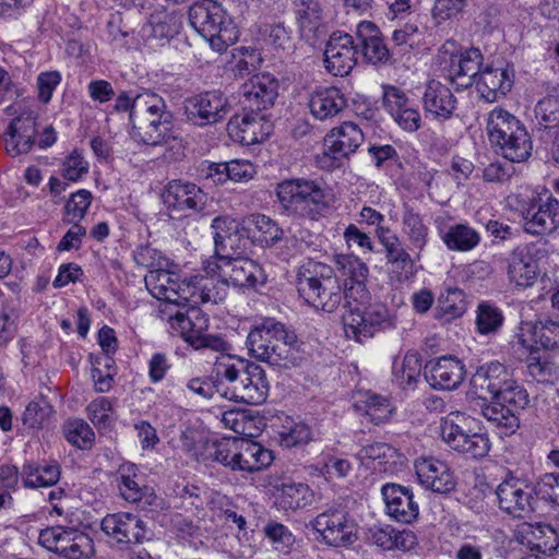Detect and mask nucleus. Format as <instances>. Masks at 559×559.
I'll return each mask as SVG.
<instances>
[{
	"label": "nucleus",
	"instance_id": "1",
	"mask_svg": "<svg viewBox=\"0 0 559 559\" xmlns=\"http://www.w3.org/2000/svg\"><path fill=\"white\" fill-rule=\"evenodd\" d=\"M275 193L281 213L293 219L318 222L331 207L329 193L318 180L285 179L276 185Z\"/></svg>",
	"mask_w": 559,
	"mask_h": 559
},
{
	"label": "nucleus",
	"instance_id": "2",
	"mask_svg": "<svg viewBox=\"0 0 559 559\" xmlns=\"http://www.w3.org/2000/svg\"><path fill=\"white\" fill-rule=\"evenodd\" d=\"M299 296L309 305L325 312L335 311L343 300V293L334 269L325 263L308 260L296 274Z\"/></svg>",
	"mask_w": 559,
	"mask_h": 559
},
{
	"label": "nucleus",
	"instance_id": "3",
	"mask_svg": "<svg viewBox=\"0 0 559 559\" xmlns=\"http://www.w3.org/2000/svg\"><path fill=\"white\" fill-rule=\"evenodd\" d=\"M487 133L492 145L511 163L526 162L533 151V141L526 127L514 115L495 108L487 119Z\"/></svg>",
	"mask_w": 559,
	"mask_h": 559
},
{
	"label": "nucleus",
	"instance_id": "4",
	"mask_svg": "<svg viewBox=\"0 0 559 559\" xmlns=\"http://www.w3.org/2000/svg\"><path fill=\"white\" fill-rule=\"evenodd\" d=\"M209 456L231 471L257 472L273 462L272 451L262 444L241 438H222L212 442Z\"/></svg>",
	"mask_w": 559,
	"mask_h": 559
},
{
	"label": "nucleus",
	"instance_id": "5",
	"mask_svg": "<svg viewBox=\"0 0 559 559\" xmlns=\"http://www.w3.org/2000/svg\"><path fill=\"white\" fill-rule=\"evenodd\" d=\"M188 20L215 51H225L238 37L235 24L217 2L194 3L188 11Z\"/></svg>",
	"mask_w": 559,
	"mask_h": 559
},
{
	"label": "nucleus",
	"instance_id": "6",
	"mask_svg": "<svg viewBox=\"0 0 559 559\" xmlns=\"http://www.w3.org/2000/svg\"><path fill=\"white\" fill-rule=\"evenodd\" d=\"M213 371L216 378L225 380H234L238 372L245 371L246 388L238 389L241 402L259 405L266 400L269 383L264 370L255 362L226 354L217 358Z\"/></svg>",
	"mask_w": 559,
	"mask_h": 559
},
{
	"label": "nucleus",
	"instance_id": "7",
	"mask_svg": "<svg viewBox=\"0 0 559 559\" xmlns=\"http://www.w3.org/2000/svg\"><path fill=\"white\" fill-rule=\"evenodd\" d=\"M310 526L317 534L316 539L326 546L346 547L357 539L355 523L341 506H331L320 512Z\"/></svg>",
	"mask_w": 559,
	"mask_h": 559
},
{
	"label": "nucleus",
	"instance_id": "8",
	"mask_svg": "<svg viewBox=\"0 0 559 559\" xmlns=\"http://www.w3.org/2000/svg\"><path fill=\"white\" fill-rule=\"evenodd\" d=\"M519 212L531 235H548L559 228V200L551 193L520 199Z\"/></svg>",
	"mask_w": 559,
	"mask_h": 559
},
{
	"label": "nucleus",
	"instance_id": "9",
	"mask_svg": "<svg viewBox=\"0 0 559 559\" xmlns=\"http://www.w3.org/2000/svg\"><path fill=\"white\" fill-rule=\"evenodd\" d=\"M207 317L194 305L186 312L177 311L169 318L170 328L194 349H227L226 341L217 334H205Z\"/></svg>",
	"mask_w": 559,
	"mask_h": 559
},
{
	"label": "nucleus",
	"instance_id": "10",
	"mask_svg": "<svg viewBox=\"0 0 559 559\" xmlns=\"http://www.w3.org/2000/svg\"><path fill=\"white\" fill-rule=\"evenodd\" d=\"M464 416L450 413L441 418L440 436L442 440L454 451L465 454L472 459H483L490 450L489 437L485 432H471L465 430L461 423Z\"/></svg>",
	"mask_w": 559,
	"mask_h": 559
},
{
	"label": "nucleus",
	"instance_id": "11",
	"mask_svg": "<svg viewBox=\"0 0 559 559\" xmlns=\"http://www.w3.org/2000/svg\"><path fill=\"white\" fill-rule=\"evenodd\" d=\"M230 111L228 98L222 91L212 90L186 98L183 114L188 122L204 128L216 124Z\"/></svg>",
	"mask_w": 559,
	"mask_h": 559
},
{
	"label": "nucleus",
	"instance_id": "12",
	"mask_svg": "<svg viewBox=\"0 0 559 559\" xmlns=\"http://www.w3.org/2000/svg\"><path fill=\"white\" fill-rule=\"evenodd\" d=\"M496 495L500 510L518 519L530 516L537 501L533 486L511 473L498 485Z\"/></svg>",
	"mask_w": 559,
	"mask_h": 559
},
{
	"label": "nucleus",
	"instance_id": "13",
	"mask_svg": "<svg viewBox=\"0 0 559 559\" xmlns=\"http://www.w3.org/2000/svg\"><path fill=\"white\" fill-rule=\"evenodd\" d=\"M325 43L324 67L334 76H345L357 63L358 46L354 37L341 31L333 32Z\"/></svg>",
	"mask_w": 559,
	"mask_h": 559
},
{
	"label": "nucleus",
	"instance_id": "14",
	"mask_svg": "<svg viewBox=\"0 0 559 559\" xmlns=\"http://www.w3.org/2000/svg\"><path fill=\"white\" fill-rule=\"evenodd\" d=\"M271 129L265 114L245 107L242 114L234 115L227 123V132L233 141L247 146L265 141Z\"/></svg>",
	"mask_w": 559,
	"mask_h": 559
},
{
	"label": "nucleus",
	"instance_id": "15",
	"mask_svg": "<svg viewBox=\"0 0 559 559\" xmlns=\"http://www.w3.org/2000/svg\"><path fill=\"white\" fill-rule=\"evenodd\" d=\"M294 4L300 38L313 48L321 46L329 33L321 3L318 0H296Z\"/></svg>",
	"mask_w": 559,
	"mask_h": 559
},
{
	"label": "nucleus",
	"instance_id": "16",
	"mask_svg": "<svg viewBox=\"0 0 559 559\" xmlns=\"http://www.w3.org/2000/svg\"><path fill=\"white\" fill-rule=\"evenodd\" d=\"M162 199L171 211L200 213L205 209L207 194L193 182L171 180L165 187Z\"/></svg>",
	"mask_w": 559,
	"mask_h": 559
},
{
	"label": "nucleus",
	"instance_id": "17",
	"mask_svg": "<svg viewBox=\"0 0 559 559\" xmlns=\"http://www.w3.org/2000/svg\"><path fill=\"white\" fill-rule=\"evenodd\" d=\"M143 124L130 130V136L138 143L152 146H168L177 155L182 154V139L174 130V115L163 116L159 114L157 120H153L147 128Z\"/></svg>",
	"mask_w": 559,
	"mask_h": 559
},
{
	"label": "nucleus",
	"instance_id": "18",
	"mask_svg": "<svg viewBox=\"0 0 559 559\" xmlns=\"http://www.w3.org/2000/svg\"><path fill=\"white\" fill-rule=\"evenodd\" d=\"M278 81L270 73H258L241 86L242 106L263 112L274 106L278 96Z\"/></svg>",
	"mask_w": 559,
	"mask_h": 559
},
{
	"label": "nucleus",
	"instance_id": "19",
	"mask_svg": "<svg viewBox=\"0 0 559 559\" xmlns=\"http://www.w3.org/2000/svg\"><path fill=\"white\" fill-rule=\"evenodd\" d=\"M514 78L513 66L503 62L489 64L481 69L475 85L481 98L493 103L511 91Z\"/></svg>",
	"mask_w": 559,
	"mask_h": 559
},
{
	"label": "nucleus",
	"instance_id": "20",
	"mask_svg": "<svg viewBox=\"0 0 559 559\" xmlns=\"http://www.w3.org/2000/svg\"><path fill=\"white\" fill-rule=\"evenodd\" d=\"M356 44L358 46V55L364 60L373 66H384L397 62V58L383 43L381 32L378 26L370 21H362L356 28Z\"/></svg>",
	"mask_w": 559,
	"mask_h": 559
},
{
	"label": "nucleus",
	"instance_id": "21",
	"mask_svg": "<svg viewBox=\"0 0 559 559\" xmlns=\"http://www.w3.org/2000/svg\"><path fill=\"white\" fill-rule=\"evenodd\" d=\"M540 251L538 245L534 242L514 248L507 259L509 280L518 286L533 285L537 275V259Z\"/></svg>",
	"mask_w": 559,
	"mask_h": 559
},
{
	"label": "nucleus",
	"instance_id": "22",
	"mask_svg": "<svg viewBox=\"0 0 559 559\" xmlns=\"http://www.w3.org/2000/svg\"><path fill=\"white\" fill-rule=\"evenodd\" d=\"M508 380L507 368L499 361L480 366L471 379L467 397L471 402L496 397Z\"/></svg>",
	"mask_w": 559,
	"mask_h": 559
},
{
	"label": "nucleus",
	"instance_id": "23",
	"mask_svg": "<svg viewBox=\"0 0 559 559\" xmlns=\"http://www.w3.org/2000/svg\"><path fill=\"white\" fill-rule=\"evenodd\" d=\"M102 530L121 545L141 544L146 539L145 523L131 513L107 514L102 521Z\"/></svg>",
	"mask_w": 559,
	"mask_h": 559
},
{
	"label": "nucleus",
	"instance_id": "24",
	"mask_svg": "<svg viewBox=\"0 0 559 559\" xmlns=\"http://www.w3.org/2000/svg\"><path fill=\"white\" fill-rule=\"evenodd\" d=\"M510 345L513 349H556L559 347V323L549 321L540 326L522 323Z\"/></svg>",
	"mask_w": 559,
	"mask_h": 559
},
{
	"label": "nucleus",
	"instance_id": "25",
	"mask_svg": "<svg viewBox=\"0 0 559 559\" xmlns=\"http://www.w3.org/2000/svg\"><path fill=\"white\" fill-rule=\"evenodd\" d=\"M483 53L478 48H469L460 53H451L447 78L456 90H464L477 81L481 71Z\"/></svg>",
	"mask_w": 559,
	"mask_h": 559
},
{
	"label": "nucleus",
	"instance_id": "26",
	"mask_svg": "<svg viewBox=\"0 0 559 559\" xmlns=\"http://www.w3.org/2000/svg\"><path fill=\"white\" fill-rule=\"evenodd\" d=\"M364 139V133L356 123L343 122L324 138L325 155L341 164L356 152Z\"/></svg>",
	"mask_w": 559,
	"mask_h": 559
},
{
	"label": "nucleus",
	"instance_id": "27",
	"mask_svg": "<svg viewBox=\"0 0 559 559\" xmlns=\"http://www.w3.org/2000/svg\"><path fill=\"white\" fill-rule=\"evenodd\" d=\"M37 114L24 110L9 123L5 134V150L12 157L27 154L35 144Z\"/></svg>",
	"mask_w": 559,
	"mask_h": 559
},
{
	"label": "nucleus",
	"instance_id": "28",
	"mask_svg": "<svg viewBox=\"0 0 559 559\" xmlns=\"http://www.w3.org/2000/svg\"><path fill=\"white\" fill-rule=\"evenodd\" d=\"M419 483L433 492L445 495L456 487V479L450 467L435 457H419L415 461Z\"/></svg>",
	"mask_w": 559,
	"mask_h": 559
},
{
	"label": "nucleus",
	"instance_id": "29",
	"mask_svg": "<svg viewBox=\"0 0 559 559\" xmlns=\"http://www.w3.org/2000/svg\"><path fill=\"white\" fill-rule=\"evenodd\" d=\"M382 103L385 110L403 130L415 132L420 128V114L411 105L408 97L401 88L384 85Z\"/></svg>",
	"mask_w": 559,
	"mask_h": 559
},
{
	"label": "nucleus",
	"instance_id": "30",
	"mask_svg": "<svg viewBox=\"0 0 559 559\" xmlns=\"http://www.w3.org/2000/svg\"><path fill=\"white\" fill-rule=\"evenodd\" d=\"M381 493L390 518L407 524L417 519L419 508L409 488L397 484H385Z\"/></svg>",
	"mask_w": 559,
	"mask_h": 559
},
{
	"label": "nucleus",
	"instance_id": "31",
	"mask_svg": "<svg viewBox=\"0 0 559 559\" xmlns=\"http://www.w3.org/2000/svg\"><path fill=\"white\" fill-rule=\"evenodd\" d=\"M435 223L439 237L450 251L468 252L480 243V234L466 222L448 226L443 217H437Z\"/></svg>",
	"mask_w": 559,
	"mask_h": 559
},
{
	"label": "nucleus",
	"instance_id": "32",
	"mask_svg": "<svg viewBox=\"0 0 559 559\" xmlns=\"http://www.w3.org/2000/svg\"><path fill=\"white\" fill-rule=\"evenodd\" d=\"M242 230L252 242L263 248H273L285 238V231L280 224L262 213H252L243 217Z\"/></svg>",
	"mask_w": 559,
	"mask_h": 559
},
{
	"label": "nucleus",
	"instance_id": "33",
	"mask_svg": "<svg viewBox=\"0 0 559 559\" xmlns=\"http://www.w3.org/2000/svg\"><path fill=\"white\" fill-rule=\"evenodd\" d=\"M186 284H189V281L179 283L165 270L151 271L145 277L146 288L154 298L176 305H180L181 301L189 302Z\"/></svg>",
	"mask_w": 559,
	"mask_h": 559
},
{
	"label": "nucleus",
	"instance_id": "34",
	"mask_svg": "<svg viewBox=\"0 0 559 559\" xmlns=\"http://www.w3.org/2000/svg\"><path fill=\"white\" fill-rule=\"evenodd\" d=\"M515 540L532 551L552 554L559 546L557 532L548 524L523 523L514 532Z\"/></svg>",
	"mask_w": 559,
	"mask_h": 559
},
{
	"label": "nucleus",
	"instance_id": "35",
	"mask_svg": "<svg viewBox=\"0 0 559 559\" xmlns=\"http://www.w3.org/2000/svg\"><path fill=\"white\" fill-rule=\"evenodd\" d=\"M347 105V99L336 86H318L309 96L308 107L317 120L336 117Z\"/></svg>",
	"mask_w": 559,
	"mask_h": 559
},
{
	"label": "nucleus",
	"instance_id": "36",
	"mask_svg": "<svg viewBox=\"0 0 559 559\" xmlns=\"http://www.w3.org/2000/svg\"><path fill=\"white\" fill-rule=\"evenodd\" d=\"M343 293V308L345 309L342 314L344 322V331L354 332L359 330V325L364 322L362 317L358 311H364V307L369 305L371 295L366 287V281L345 283Z\"/></svg>",
	"mask_w": 559,
	"mask_h": 559
},
{
	"label": "nucleus",
	"instance_id": "37",
	"mask_svg": "<svg viewBox=\"0 0 559 559\" xmlns=\"http://www.w3.org/2000/svg\"><path fill=\"white\" fill-rule=\"evenodd\" d=\"M189 294V301L192 304H213L217 305L225 300L228 295L229 280L227 277L215 278L204 276H193L186 284Z\"/></svg>",
	"mask_w": 559,
	"mask_h": 559
},
{
	"label": "nucleus",
	"instance_id": "38",
	"mask_svg": "<svg viewBox=\"0 0 559 559\" xmlns=\"http://www.w3.org/2000/svg\"><path fill=\"white\" fill-rule=\"evenodd\" d=\"M424 108L435 118L448 120L456 108V97L452 91L439 81L428 82L423 95Z\"/></svg>",
	"mask_w": 559,
	"mask_h": 559
},
{
	"label": "nucleus",
	"instance_id": "39",
	"mask_svg": "<svg viewBox=\"0 0 559 559\" xmlns=\"http://www.w3.org/2000/svg\"><path fill=\"white\" fill-rule=\"evenodd\" d=\"M229 280V284L236 287L254 288L257 285H263L266 275L262 266L249 258H233L227 261V269L224 270Z\"/></svg>",
	"mask_w": 559,
	"mask_h": 559
},
{
	"label": "nucleus",
	"instance_id": "40",
	"mask_svg": "<svg viewBox=\"0 0 559 559\" xmlns=\"http://www.w3.org/2000/svg\"><path fill=\"white\" fill-rule=\"evenodd\" d=\"M369 539L383 550L409 551L417 545V537L411 530H397L392 525H374L369 528Z\"/></svg>",
	"mask_w": 559,
	"mask_h": 559
},
{
	"label": "nucleus",
	"instance_id": "41",
	"mask_svg": "<svg viewBox=\"0 0 559 559\" xmlns=\"http://www.w3.org/2000/svg\"><path fill=\"white\" fill-rule=\"evenodd\" d=\"M402 230L416 259L420 260L421 252L429 242V227L425 224L423 215L411 204L402 205Z\"/></svg>",
	"mask_w": 559,
	"mask_h": 559
},
{
	"label": "nucleus",
	"instance_id": "42",
	"mask_svg": "<svg viewBox=\"0 0 559 559\" xmlns=\"http://www.w3.org/2000/svg\"><path fill=\"white\" fill-rule=\"evenodd\" d=\"M465 368L453 355L440 357L430 368L432 385L442 390H454L463 381Z\"/></svg>",
	"mask_w": 559,
	"mask_h": 559
},
{
	"label": "nucleus",
	"instance_id": "43",
	"mask_svg": "<svg viewBox=\"0 0 559 559\" xmlns=\"http://www.w3.org/2000/svg\"><path fill=\"white\" fill-rule=\"evenodd\" d=\"M384 253L388 264L391 265L392 278L400 283L411 280L415 274V261L406 250L401 239H397L393 245L384 247Z\"/></svg>",
	"mask_w": 559,
	"mask_h": 559
},
{
	"label": "nucleus",
	"instance_id": "44",
	"mask_svg": "<svg viewBox=\"0 0 559 559\" xmlns=\"http://www.w3.org/2000/svg\"><path fill=\"white\" fill-rule=\"evenodd\" d=\"M475 402L476 406L480 407L483 416L496 427L504 429L503 433H512L519 427L518 415L498 399Z\"/></svg>",
	"mask_w": 559,
	"mask_h": 559
},
{
	"label": "nucleus",
	"instance_id": "45",
	"mask_svg": "<svg viewBox=\"0 0 559 559\" xmlns=\"http://www.w3.org/2000/svg\"><path fill=\"white\" fill-rule=\"evenodd\" d=\"M466 311L465 293L457 287L448 288L442 293L437 301L433 318L443 323H449Z\"/></svg>",
	"mask_w": 559,
	"mask_h": 559
},
{
	"label": "nucleus",
	"instance_id": "46",
	"mask_svg": "<svg viewBox=\"0 0 559 559\" xmlns=\"http://www.w3.org/2000/svg\"><path fill=\"white\" fill-rule=\"evenodd\" d=\"M313 491L304 483H283L277 489L276 506L284 511H296L308 506Z\"/></svg>",
	"mask_w": 559,
	"mask_h": 559
},
{
	"label": "nucleus",
	"instance_id": "47",
	"mask_svg": "<svg viewBox=\"0 0 559 559\" xmlns=\"http://www.w3.org/2000/svg\"><path fill=\"white\" fill-rule=\"evenodd\" d=\"M214 248L216 254L226 257L234 251V245L239 233V224L229 215H219L212 219Z\"/></svg>",
	"mask_w": 559,
	"mask_h": 559
},
{
	"label": "nucleus",
	"instance_id": "48",
	"mask_svg": "<svg viewBox=\"0 0 559 559\" xmlns=\"http://www.w3.org/2000/svg\"><path fill=\"white\" fill-rule=\"evenodd\" d=\"M277 420L278 424H274V427H276L278 442L282 447L293 448L311 440V430L308 425L301 421L297 423L286 415L278 417Z\"/></svg>",
	"mask_w": 559,
	"mask_h": 559
},
{
	"label": "nucleus",
	"instance_id": "49",
	"mask_svg": "<svg viewBox=\"0 0 559 559\" xmlns=\"http://www.w3.org/2000/svg\"><path fill=\"white\" fill-rule=\"evenodd\" d=\"M92 377L98 392H106L111 386L114 376L117 373L116 361L110 352H91Z\"/></svg>",
	"mask_w": 559,
	"mask_h": 559
},
{
	"label": "nucleus",
	"instance_id": "50",
	"mask_svg": "<svg viewBox=\"0 0 559 559\" xmlns=\"http://www.w3.org/2000/svg\"><path fill=\"white\" fill-rule=\"evenodd\" d=\"M22 477L25 487H50L58 483L60 468L57 464L39 466L34 463H26L22 468Z\"/></svg>",
	"mask_w": 559,
	"mask_h": 559
},
{
	"label": "nucleus",
	"instance_id": "51",
	"mask_svg": "<svg viewBox=\"0 0 559 559\" xmlns=\"http://www.w3.org/2000/svg\"><path fill=\"white\" fill-rule=\"evenodd\" d=\"M117 483L121 497L129 502L141 501V492L144 490L140 484V474L136 465L123 463L117 471Z\"/></svg>",
	"mask_w": 559,
	"mask_h": 559
},
{
	"label": "nucleus",
	"instance_id": "52",
	"mask_svg": "<svg viewBox=\"0 0 559 559\" xmlns=\"http://www.w3.org/2000/svg\"><path fill=\"white\" fill-rule=\"evenodd\" d=\"M183 15L177 10L155 11L150 16V24L156 38H173L182 26Z\"/></svg>",
	"mask_w": 559,
	"mask_h": 559
},
{
	"label": "nucleus",
	"instance_id": "53",
	"mask_svg": "<svg viewBox=\"0 0 559 559\" xmlns=\"http://www.w3.org/2000/svg\"><path fill=\"white\" fill-rule=\"evenodd\" d=\"M358 313L364 319V322L358 326L359 330L354 332L345 331V334L347 337H353L362 344L365 338L373 336L374 328L385 321L388 311L381 305L371 306L369 302L367 307H364L362 313L361 311H358Z\"/></svg>",
	"mask_w": 559,
	"mask_h": 559
},
{
	"label": "nucleus",
	"instance_id": "54",
	"mask_svg": "<svg viewBox=\"0 0 559 559\" xmlns=\"http://www.w3.org/2000/svg\"><path fill=\"white\" fill-rule=\"evenodd\" d=\"M360 403L362 404L361 407L364 408L365 416L374 425H382L392 417L394 407L385 396L366 392L362 394Z\"/></svg>",
	"mask_w": 559,
	"mask_h": 559
},
{
	"label": "nucleus",
	"instance_id": "55",
	"mask_svg": "<svg viewBox=\"0 0 559 559\" xmlns=\"http://www.w3.org/2000/svg\"><path fill=\"white\" fill-rule=\"evenodd\" d=\"M334 264L345 283L367 281L369 269L365 262L354 254H336Z\"/></svg>",
	"mask_w": 559,
	"mask_h": 559
},
{
	"label": "nucleus",
	"instance_id": "56",
	"mask_svg": "<svg viewBox=\"0 0 559 559\" xmlns=\"http://www.w3.org/2000/svg\"><path fill=\"white\" fill-rule=\"evenodd\" d=\"M538 353L530 352L526 358L527 371L537 382L552 383L559 377V369L550 359L539 356Z\"/></svg>",
	"mask_w": 559,
	"mask_h": 559
},
{
	"label": "nucleus",
	"instance_id": "57",
	"mask_svg": "<svg viewBox=\"0 0 559 559\" xmlns=\"http://www.w3.org/2000/svg\"><path fill=\"white\" fill-rule=\"evenodd\" d=\"M535 119L538 130L559 128V97L547 96L535 106Z\"/></svg>",
	"mask_w": 559,
	"mask_h": 559
},
{
	"label": "nucleus",
	"instance_id": "58",
	"mask_svg": "<svg viewBox=\"0 0 559 559\" xmlns=\"http://www.w3.org/2000/svg\"><path fill=\"white\" fill-rule=\"evenodd\" d=\"M66 439L81 450H88L95 441V433L92 427L83 419H71L63 428Z\"/></svg>",
	"mask_w": 559,
	"mask_h": 559
},
{
	"label": "nucleus",
	"instance_id": "59",
	"mask_svg": "<svg viewBox=\"0 0 559 559\" xmlns=\"http://www.w3.org/2000/svg\"><path fill=\"white\" fill-rule=\"evenodd\" d=\"M264 41L276 50H289L294 47L293 31L284 23H267L260 27Z\"/></svg>",
	"mask_w": 559,
	"mask_h": 559
},
{
	"label": "nucleus",
	"instance_id": "60",
	"mask_svg": "<svg viewBox=\"0 0 559 559\" xmlns=\"http://www.w3.org/2000/svg\"><path fill=\"white\" fill-rule=\"evenodd\" d=\"M423 359L418 352H407L401 365L393 362V371L401 384L412 385L420 376Z\"/></svg>",
	"mask_w": 559,
	"mask_h": 559
},
{
	"label": "nucleus",
	"instance_id": "61",
	"mask_svg": "<svg viewBox=\"0 0 559 559\" xmlns=\"http://www.w3.org/2000/svg\"><path fill=\"white\" fill-rule=\"evenodd\" d=\"M502 311L489 304L480 302L477 308L476 325L480 334H491L498 331L503 323Z\"/></svg>",
	"mask_w": 559,
	"mask_h": 559
},
{
	"label": "nucleus",
	"instance_id": "62",
	"mask_svg": "<svg viewBox=\"0 0 559 559\" xmlns=\"http://www.w3.org/2000/svg\"><path fill=\"white\" fill-rule=\"evenodd\" d=\"M496 399L506 404L508 408L516 415L519 411L524 409L530 403V396L526 390L509 379L506 385L500 389Z\"/></svg>",
	"mask_w": 559,
	"mask_h": 559
},
{
	"label": "nucleus",
	"instance_id": "63",
	"mask_svg": "<svg viewBox=\"0 0 559 559\" xmlns=\"http://www.w3.org/2000/svg\"><path fill=\"white\" fill-rule=\"evenodd\" d=\"M92 200L93 195L88 190L80 189L72 193L64 205V222L79 224L86 215Z\"/></svg>",
	"mask_w": 559,
	"mask_h": 559
},
{
	"label": "nucleus",
	"instance_id": "64",
	"mask_svg": "<svg viewBox=\"0 0 559 559\" xmlns=\"http://www.w3.org/2000/svg\"><path fill=\"white\" fill-rule=\"evenodd\" d=\"M263 532L271 542L272 547L280 552L287 554L295 544V536L282 523L271 521L264 526Z\"/></svg>",
	"mask_w": 559,
	"mask_h": 559
}]
</instances>
